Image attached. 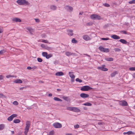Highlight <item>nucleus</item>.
<instances>
[{
    "instance_id": "8",
    "label": "nucleus",
    "mask_w": 135,
    "mask_h": 135,
    "mask_svg": "<svg viewBox=\"0 0 135 135\" xmlns=\"http://www.w3.org/2000/svg\"><path fill=\"white\" fill-rule=\"evenodd\" d=\"M119 104L122 106H126L128 105L127 102L124 100L120 102Z\"/></svg>"
},
{
    "instance_id": "32",
    "label": "nucleus",
    "mask_w": 135,
    "mask_h": 135,
    "mask_svg": "<svg viewBox=\"0 0 135 135\" xmlns=\"http://www.w3.org/2000/svg\"><path fill=\"white\" fill-rule=\"evenodd\" d=\"M47 52H43L42 53V55L45 57H46L47 55Z\"/></svg>"
},
{
    "instance_id": "55",
    "label": "nucleus",
    "mask_w": 135,
    "mask_h": 135,
    "mask_svg": "<svg viewBox=\"0 0 135 135\" xmlns=\"http://www.w3.org/2000/svg\"><path fill=\"white\" fill-rule=\"evenodd\" d=\"M27 68V69H28V70H31V69L32 68L30 66H28Z\"/></svg>"
},
{
    "instance_id": "45",
    "label": "nucleus",
    "mask_w": 135,
    "mask_h": 135,
    "mask_svg": "<svg viewBox=\"0 0 135 135\" xmlns=\"http://www.w3.org/2000/svg\"><path fill=\"white\" fill-rule=\"evenodd\" d=\"M62 98L66 100H68V97H66L63 96L62 97Z\"/></svg>"
},
{
    "instance_id": "42",
    "label": "nucleus",
    "mask_w": 135,
    "mask_h": 135,
    "mask_svg": "<svg viewBox=\"0 0 135 135\" xmlns=\"http://www.w3.org/2000/svg\"><path fill=\"white\" fill-rule=\"evenodd\" d=\"M14 77V76L13 75H7L6 76V77L7 78H9L10 77Z\"/></svg>"
},
{
    "instance_id": "13",
    "label": "nucleus",
    "mask_w": 135,
    "mask_h": 135,
    "mask_svg": "<svg viewBox=\"0 0 135 135\" xmlns=\"http://www.w3.org/2000/svg\"><path fill=\"white\" fill-rule=\"evenodd\" d=\"M69 74L70 77L71 79H75V76L73 74V73L72 72H69Z\"/></svg>"
},
{
    "instance_id": "21",
    "label": "nucleus",
    "mask_w": 135,
    "mask_h": 135,
    "mask_svg": "<svg viewBox=\"0 0 135 135\" xmlns=\"http://www.w3.org/2000/svg\"><path fill=\"white\" fill-rule=\"evenodd\" d=\"M73 54L72 53H71L69 52H65V55L67 56H71Z\"/></svg>"
},
{
    "instance_id": "17",
    "label": "nucleus",
    "mask_w": 135,
    "mask_h": 135,
    "mask_svg": "<svg viewBox=\"0 0 135 135\" xmlns=\"http://www.w3.org/2000/svg\"><path fill=\"white\" fill-rule=\"evenodd\" d=\"M68 34L69 35L72 36L73 35V31L72 30H68L67 31Z\"/></svg>"
},
{
    "instance_id": "61",
    "label": "nucleus",
    "mask_w": 135,
    "mask_h": 135,
    "mask_svg": "<svg viewBox=\"0 0 135 135\" xmlns=\"http://www.w3.org/2000/svg\"><path fill=\"white\" fill-rule=\"evenodd\" d=\"M49 96L50 97L52 96V94H49Z\"/></svg>"
},
{
    "instance_id": "9",
    "label": "nucleus",
    "mask_w": 135,
    "mask_h": 135,
    "mask_svg": "<svg viewBox=\"0 0 135 135\" xmlns=\"http://www.w3.org/2000/svg\"><path fill=\"white\" fill-rule=\"evenodd\" d=\"M12 21L13 22H21V20L19 18H14L12 19Z\"/></svg>"
},
{
    "instance_id": "47",
    "label": "nucleus",
    "mask_w": 135,
    "mask_h": 135,
    "mask_svg": "<svg viewBox=\"0 0 135 135\" xmlns=\"http://www.w3.org/2000/svg\"><path fill=\"white\" fill-rule=\"evenodd\" d=\"M101 40H109L108 38H101Z\"/></svg>"
},
{
    "instance_id": "24",
    "label": "nucleus",
    "mask_w": 135,
    "mask_h": 135,
    "mask_svg": "<svg viewBox=\"0 0 135 135\" xmlns=\"http://www.w3.org/2000/svg\"><path fill=\"white\" fill-rule=\"evenodd\" d=\"M54 99L55 101H59L60 102H62V101L61 99L57 97H54Z\"/></svg>"
},
{
    "instance_id": "62",
    "label": "nucleus",
    "mask_w": 135,
    "mask_h": 135,
    "mask_svg": "<svg viewBox=\"0 0 135 135\" xmlns=\"http://www.w3.org/2000/svg\"><path fill=\"white\" fill-rule=\"evenodd\" d=\"M123 134L124 135H125V134H127V132H124L123 133Z\"/></svg>"
},
{
    "instance_id": "29",
    "label": "nucleus",
    "mask_w": 135,
    "mask_h": 135,
    "mask_svg": "<svg viewBox=\"0 0 135 135\" xmlns=\"http://www.w3.org/2000/svg\"><path fill=\"white\" fill-rule=\"evenodd\" d=\"M4 127V124H1L0 125V130L3 129Z\"/></svg>"
},
{
    "instance_id": "15",
    "label": "nucleus",
    "mask_w": 135,
    "mask_h": 135,
    "mask_svg": "<svg viewBox=\"0 0 135 135\" xmlns=\"http://www.w3.org/2000/svg\"><path fill=\"white\" fill-rule=\"evenodd\" d=\"M72 111L74 112H80V110L77 108L73 107Z\"/></svg>"
},
{
    "instance_id": "48",
    "label": "nucleus",
    "mask_w": 135,
    "mask_h": 135,
    "mask_svg": "<svg viewBox=\"0 0 135 135\" xmlns=\"http://www.w3.org/2000/svg\"><path fill=\"white\" fill-rule=\"evenodd\" d=\"M104 6H105L107 7H109L110 6V5L108 3H105L104 4Z\"/></svg>"
},
{
    "instance_id": "5",
    "label": "nucleus",
    "mask_w": 135,
    "mask_h": 135,
    "mask_svg": "<svg viewBox=\"0 0 135 135\" xmlns=\"http://www.w3.org/2000/svg\"><path fill=\"white\" fill-rule=\"evenodd\" d=\"M53 125L54 127L56 128H60L62 127V124L58 122L54 123Z\"/></svg>"
},
{
    "instance_id": "43",
    "label": "nucleus",
    "mask_w": 135,
    "mask_h": 135,
    "mask_svg": "<svg viewBox=\"0 0 135 135\" xmlns=\"http://www.w3.org/2000/svg\"><path fill=\"white\" fill-rule=\"evenodd\" d=\"M18 104V102L16 101L13 102V104L15 105H17Z\"/></svg>"
},
{
    "instance_id": "1",
    "label": "nucleus",
    "mask_w": 135,
    "mask_h": 135,
    "mask_svg": "<svg viewBox=\"0 0 135 135\" xmlns=\"http://www.w3.org/2000/svg\"><path fill=\"white\" fill-rule=\"evenodd\" d=\"M26 126L25 129L24 133L25 135H27V133L29 129L30 126V121H27L26 122Z\"/></svg>"
},
{
    "instance_id": "37",
    "label": "nucleus",
    "mask_w": 135,
    "mask_h": 135,
    "mask_svg": "<svg viewBox=\"0 0 135 135\" xmlns=\"http://www.w3.org/2000/svg\"><path fill=\"white\" fill-rule=\"evenodd\" d=\"M72 42L73 43H76L77 42V41L75 40L74 38H73L72 40Z\"/></svg>"
},
{
    "instance_id": "57",
    "label": "nucleus",
    "mask_w": 135,
    "mask_h": 135,
    "mask_svg": "<svg viewBox=\"0 0 135 135\" xmlns=\"http://www.w3.org/2000/svg\"><path fill=\"white\" fill-rule=\"evenodd\" d=\"M71 79V82H73L74 81V79Z\"/></svg>"
},
{
    "instance_id": "18",
    "label": "nucleus",
    "mask_w": 135,
    "mask_h": 135,
    "mask_svg": "<svg viewBox=\"0 0 135 135\" xmlns=\"http://www.w3.org/2000/svg\"><path fill=\"white\" fill-rule=\"evenodd\" d=\"M14 82L16 83H22V81L21 79H18L15 80Z\"/></svg>"
},
{
    "instance_id": "33",
    "label": "nucleus",
    "mask_w": 135,
    "mask_h": 135,
    "mask_svg": "<svg viewBox=\"0 0 135 135\" xmlns=\"http://www.w3.org/2000/svg\"><path fill=\"white\" fill-rule=\"evenodd\" d=\"M68 9L70 11H71L73 10V8L71 6H66Z\"/></svg>"
},
{
    "instance_id": "20",
    "label": "nucleus",
    "mask_w": 135,
    "mask_h": 135,
    "mask_svg": "<svg viewBox=\"0 0 135 135\" xmlns=\"http://www.w3.org/2000/svg\"><path fill=\"white\" fill-rule=\"evenodd\" d=\"M26 29L28 30L30 33H32L33 32V30L32 29V28L30 27H28L26 28Z\"/></svg>"
},
{
    "instance_id": "50",
    "label": "nucleus",
    "mask_w": 135,
    "mask_h": 135,
    "mask_svg": "<svg viewBox=\"0 0 135 135\" xmlns=\"http://www.w3.org/2000/svg\"><path fill=\"white\" fill-rule=\"evenodd\" d=\"M121 32L123 34H127V32L126 31L123 30Z\"/></svg>"
},
{
    "instance_id": "22",
    "label": "nucleus",
    "mask_w": 135,
    "mask_h": 135,
    "mask_svg": "<svg viewBox=\"0 0 135 135\" xmlns=\"http://www.w3.org/2000/svg\"><path fill=\"white\" fill-rule=\"evenodd\" d=\"M105 60L107 61H113V59L112 57H109L105 58Z\"/></svg>"
},
{
    "instance_id": "60",
    "label": "nucleus",
    "mask_w": 135,
    "mask_h": 135,
    "mask_svg": "<svg viewBox=\"0 0 135 135\" xmlns=\"http://www.w3.org/2000/svg\"><path fill=\"white\" fill-rule=\"evenodd\" d=\"M133 78H135V73H134L133 74Z\"/></svg>"
},
{
    "instance_id": "14",
    "label": "nucleus",
    "mask_w": 135,
    "mask_h": 135,
    "mask_svg": "<svg viewBox=\"0 0 135 135\" xmlns=\"http://www.w3.org/2000/svg\"><path fill=\"white\" fill-rule=\"evenodd\" d=\"M111 37L112 38L114 39H118L120 38L119 36L115 35H113Z\"/></svg>"
},
{
    "instance_id": "7",
    "label": "nucleus",
    "mask_w": 135,
    "mask_h": 135,
    "mask_svg": "<svg viewBox=\"0 0 135 135\" xmlns=\"http://www.w3.org/2000/svg\"><path fill=\"white\" fill-rule=\"evenodd\" d=\"M99 49L102 51L104 52H108L109 50L108 49L105 48L102 46H100L99 48Z\"/></svg>"
},
{
    "instance_id": "63",
    "label": "nucleus",
    "mask_w": 135,
    "mask_h": 135,
    "mask_svg": "<svg viewBox=\"0 0 135 135\" xmlns=\"http://www.w3.org/2000/svg\"><path fill=\"white\" fill-rule=\"evenodd\" d=\"M11 132L13 134L14 133V132L13 131H12Z\"/></svg>"
},
{
    "instance_id": "36",
    "label": "nucleus",
    "mask_w": 135,
    "mask_h": 135,
    "mask_svg": "<svg viewBox=\"0 0 135 135\" xmlns=\"http://www.w3.org/2000/svg\"><path fill=\"white\" fill-rule=\"evenodd\" d=\"M73 107H68L66 108V109L68 110L72 111Z\"/></svg>"
},
{
    "instance_id": "56",
    "label": "nucleus",
    "mask_w": 135,
    "mask_h": 135,
    "mask_svg": "<svg viewBox=\"0 0 135 135\" xmlns=\"http://www.w3.org/2000/svg\"><path fill=\"white\" fill-rule=\"evenodd\" d=\"M3 32V30L0 28V33H2Z\"/></svg>"
},
{
    "instance_id": "10",
    "label": "nucleus",
    "mask_w": 135,
    "mask_h": 135,
    "mask_svg": "<svg viewBox=\"0 0 135 135\" xmlns=\"http://www.w3.org/2000/svg\"><path fill=\"white\" fill-rule=\"evenodd\" d=\"M83 38L86 41L89 40H91L90 37L88 35H84L83 36Z\"/></svg>"
},
{
    "instance_id": "11",
    "label": "nucleus",
    "mask_w": 135,
    "mask_h": 135,
    "mask_svg": "<svg viewBox=\"0 0 135 135\" xmlns=\"http://www.w3.org/2000/svg\"><path fill=\"white\" fill-rule=\"evenodd\" d=\"M97 68L104 71H107L108 70V69L104 67L103 66L98 67Z\"/></svg>"
},
{
    "instance_id": "31",
    "label": "nucleus",
    "mask_w": 135,
    "mask_h": 135,
    "mask_svg": "<svg viewBox=\"0 0 135 135\" xmlns=\"http://www.w3.org/2000/svg\"><path fill=\"white\" fill-rule=\"evenodd\" d=\"M83 105H85L88 106H91V104L89 102H87L84 103Z\"/></svg>"
},
{
    "instance_id": "34",
    "label": "nucleus",
    "mask_w": 135,
    "mask_h": 135,
    "mask_svg": "<svg viewBox=\"0 0 135 135\" xmlns=\"http://www.w3.org/2000/svg\"><path fill=\"white\" fill-rule=\"evenodd\" d=\"M75 80L76 81L79 82V83H81L82 82V80L80 79L79 78H76Z\"/></svg>"
},
{
    "instance_id": "49",
    "label": "nucleus",
    "mask_w": 135,
    "mask_h": 135,
    "mask_svg": "<svg viewBox=\"0 0 135 135\" xmlns=\"http://www.w3.org/2000/svg\"><path fill=\"white\" fill-rule=\"evenodd\" d=\"M79 126L78 124L75 125L74 126V127L75 128H79Z\"/></svg>"
},
{
    "instance_id": "26",
    "label": "nucleus",
    "mask_w": 135,
    "mask_h": 135,
    "mask_svg": "<svg viewBox=\"0 0 135 135\" xmlns=\"http://www.w3.org/2000/svg\"><path fill=\"white\" fill-rule=\"evenodd\" d=\"M117 73L116 71H115L113 73H112L111 74V76L112 77L114 76Z\"/></svg>"
},
{
    "instance_id": "4",
    "label": "nucleus",
    "mask_w": 135,
    "mask_h": 135,
    "mask_svg": "<svg viewBox=\"0 0 135 135\" xmlns=\"http://www.w3.org/2000/svg\"><path fill=\"white\" fill-rule=\"evenodd\" d=\"M92 88L89 86L86 85L82 86L81 88V90L83 91H87L92 89Z\"/></svg>"
},
{
    "instance_id": "27",
    "label": "nucleus",
    "mask_w": 135,
    "mask_h": 135,
    "mask_svg": "<svg viewBox=\"0 0 135 135\" xmlns=\"http://www.w3.org/2000/svg\"><path fill=\"white\" fill-rule=\"evenodd\" d=\"M52 56V55L51 54H47L46 57V59H48L51 57Z\"/></svg>"
},
{
    "instance_id": "2",
    "label": "nucleus",
    "mask_w": 135,
    "mask_h": 135,
    "mask_svg": "<svg viewBox=\"0 0 135 135\" xmlns=\"http://www.w3.org/2000/svg\"><path fill=\"white\" fill-rule=\"evenodd\" d=\"M17 2L20 5H29L30 3L26 0H18Z\"/></svg>"
},
{
    "instance_id": "51",
    "label": "nucleus",
    "mask_w": 135,
    "mask_h": 135,
    "mask_svg": "<svg viewBox=\"0 0 135 135\" xmlns=\"http://www.w3.org/2000/svg\"><path fill=\"white\" fill-rule=\"evenodd\" d=\"M104 124V123L102 122H99L98 123V124L99 125H103Z\"/></svg>"
},
{
    "instance_id": "19",
    "label": "nucleus",
    "mask_w": 135,
    "mask_h": 135,
    "mask_svg": "<svg viewBox=\"0 0 135 135\" xmlns=\"http://www.w3.org/2000/svg\"><path fill=\"white\" fill-rule=\"evenodd\" d=\"M119 41L122 43L123 44H127V42L125 40L123 39H120L119 40Z\"/></svg>"
},
{
    "instance_id": "28",
    "label": "nucleus",
    "mask_w": 135,
    "mask_h": 135,
    "mask_svg": "<svg viewBox=\"0 0 135 135\" xmlns=\"http://www.w3.org/2000/svg\"><path fill=\"white\" fill-rule=\"evenodd\" d=\"M50 8L51 9L53 10H55L56 9V7L55 6H54V5L51 6L50 7Z\"/></svg>"
},
{
    "instance_id": "64",
    "label": "nucleus",
    "mask_w": 135,
    "mask_h": 135,
    "mask_svg": "<svg viewBox=\"0 0 135 135\" xmlns=\"http://www.w3.org/2000/svg\"><path fill=\"white\" fill-rule=\"evenodd\" d=\"M85 55H86V56H89H89H89V55H87V54H85Z\"/></svg>"
},
{
    "instance_id": "52",
    "label": "nucleus",
    "mask_w": 135,
    "mask_h": 135,
    "mask_svg": "<svg viewBox=\"0 0 135 135\" xmlns=\"http://www.w3.org/2000/svg\"><path fill=\"white\" fill-rule=\"evenodd\" d=\"M41 46L43 48H45V46L43 44H42L41 45Z\"/></svg>"
},
{
    "instance_id": "6",
    "label": "nucleus",
    "mask_w": 135,
    "mask_h": 135,
    "mask_svg": "<svg viewBox=\"0 0 135 135\" xmlns=\"http://www.w3.org/2000/svg\"><path fill=\"white\" fill-rule=\"evenodd\" d=\"M17 115L16 114H13L11 116L9 117L7 119V120L9 121H12L13 119V118L16 117Z\"/></svg>"
},
{
    "instance_id": "39",
    "label": "nucleus",
    "mask_w": 135,
    "mask_h": 135,
    "mask_svg": "<svg viewBox=\"0 0 135 135\" xmlns=\"http://www.w3.org/2000/svg\"><path fill=\"white\" fill-rule=\"evenodd\" d=\"M5 52L6 51L4 50H2L0 51V54H2Z\"/></svg>"
},
{
    "instance_id": "59",
    "label": "nucleus",
    "mask_w": 135,
    "mask_h": 135,
    "mask_svg": "<svg viewBox=\"0 0 135 135\" xmlns=\"http://www.w3.org/2000/svg\"><path fill=\"white\" fill-rule=\"evenodd\" d=\"M37 68V67L36 66H34L33 67H32V68L33 69H36Z\"/></svg>"
},
{
    "instance_id": "46",
    "label": "nucleus",
    "mask_w": 135,
    "mask_h": 135,
    "mask_svg": "<svg viewBox=\"0 0 135 135\" xmlns=\"http://www.w3.org/2000/svg\"><path fill=\"white\" fill-rule=\"evenodd\" d=\"M114 50L115 51H120V49L117 48H115Z\"/></svg>"
},
{
    "instance_id": "25",
    "label": "nucleus",
    "mask_w": 135,
    "mask_h": 135,
    "mask_svg": "<svg viewBox=\"0 0 135 135\" xmlns=\"http://www.w3.org/2000/svg\"><path fill=\"white\" fill-rule=\"evenodd\" d=\"M6 97L2 93H0V98H6Z\"/></svg>"
},
{
    "instance_id": "16",
    "label": "nucleus",
    "mask_w": 135,
    "mask_h": 135,
    "mask_svg": "<svg viewBox=\"0 0 135 135\" xmlns=\"http://www.w3.org/2000/svg\"><path fill=\"white\" fill-rule=\"evenodd\" d=\"M64 73L62 72H58L55 74V75L57 76H60L64 75Z\"/></svg>"
},
{
    "instance_id": "30",
    "label": "nucleus",
    "mask_w": 135,
    "mask_h": 135,
    "mask_svg": "<svg viewBox=\"0 0 135 135\" xmlns=\"http://www.w3.org/2000/svg\"><path fill=\"white\" fill-rule=\"evenodd\" d=\"M55 134V132L54 130L50 131L49 133V135H54Z\"/></svg>"
},
{
    "instance_id": "40",
    "label": "nucleus",
    "mask_w": 135,
    "mask_h": 135,
    "mask_svg": "<svg viewBox=\"0 0 135 135\" xmlns=\"http://www.w3.org/2000/svg\"><path fill=\"white\" fill-rule=\"evenodd\" d=\"M127 134L128 135H130L132 134H134V133L132 132V131H129L127 132Z\"/></svg>"
},
{
    "instance_id": "23",
    "label": "nucleus",
    "mask_w": 135,
    "mask_h": 135,
    "mask_svg": "<svg viewBox=\"0 0 135 135\" xmlns=\"http://www.w3.org/2000/svg\"><path fill=\"white\" fill-rule=\"evenodd\" d=\"M20 120L19 119H16L14 120L13 121V122L15 123H18L20 122Z\"/></svg>"
},
{
    "instance_id": "38",
    "label": "nucleus",
    "mask_w": 135,
    "mask_h": 135,
    "mask_svg": "<svg viewBox=\"0 0 135 135\" xmlns=\"http://www.w3.org/2000/svg\"><path fill=\"white\" fill-rule=\"evenodd\" d=\"M129 69L130 71H135V67L130 68H129Z\"/></svg>"
},
{
    "instance_id": "35",
    "label": "nucleus",
    "mask_w": 135,
    "mask_h": 135,
    "mask_svg": "<svg viewBox=\"0 0 135 135\" xmlns=\"http://www.w3.org/2000/svg\"><path fill=\"white\" fill-rule=\"evenodd\" d=\"M41 41L43 42L50 44V43L48 41L46 40H43Z\"/></svg>"
},
{
    "instance_id": "54",
    "label": "nucleus",
    "mask_w": 135,
    "mask_h": 135,
    "mask_svg": "<svg viewBox=\"0 0 135 135\" xmlns=\"http://www.w3.org/2000/svg\"><path fill=\"white\" fill-rule=\"evenodd\" d=\"M3 76L2 75H0V80H2L3 79Z\"/></svg>"
},
{
    "instance_id": "41",
    "label": "nucleus",
    "mask_w": 135,
    "mask_h": 135,
    "mask_svg": "<svg viewBox=\"0 0 135 135\" xmlns=\"http://www.w3.org/2000/svg\"><path fill=\"white\" fill-rule=\"evenodd\" d=\"M129 3L130 4L135 3V0H133L129 2Z\"/></svg>"
},
{
    "instance_id": "44",
    "label": "nucleus",
    "mask_w": 135,
    "mask_h": 135,
    "mask_svg": "<svg viewBox=\"0 0 135 135\" xmlns=\"http://www.w3.org/2000/svg\"><path fill=\"white\" fill-rule=\"evenodd\" d=\"M37 61L38 62H41L42 61V60L41 58H38L37 59Z\"/></svg>"
},
{
    "instance_id": "58",
    "label": "nucleus",
    "mask_w": 135,
    "mask_h": 135,
    "mask_svg": "<svg viewBox=\"0 0 135 135\" xmlns=\"http://www.w3.org/2000/svg\"><path fill=\"white\" fill-rule=\"evenodd\" d=\"M65 135H72V134L71 133H66Z\"/></svg>"
},
{
    "instance_id": "53",
    "label": "nucleus",
    "mask_w": 135,
    "mask_h": 135,
    "mask_svg": "<svg viewBox=\"0 0 135 135\" xmlns=\"http://www.w3.org/2000/svg\"><path fill=\"white\" fill-rule=\"evenodd\" d=\"M35 20L36 22H40V20L38 19H35Z\"/></svg>"
},
{
    "instance_id": "3",
    "label": "nucleus",
    "mask_w": 135,
    "mask_h": 135,
    "mask_svg": "<svg viewBox=\"0 0 135 135\" xmlns=\"http://www.w3.org/2000/svg\"><path fill=\"white\" fill-rule=\"evenodd\" d=\"M90 18L91 19L93 20H100L101 17L97 14H92L90 16Z\"/></svg>"
},
{
    "instance_id": "12",
    "label": "nucleus",
    "mask_w": 135,
    "mask_h": 135,
    "mask_svg": "<svg viewBox=\"0 0 135 135\" xmlns=\"http://www.w3.org/2000/svg\"><path fill=\"white\" fill-rule=\"evenodd\" d=\"M80 96L82 98H86L88 97L89 95L87 94L82 93L80 94Z\"/></svg>"
}]
</instances>
